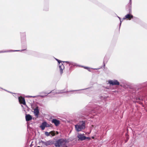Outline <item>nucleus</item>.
<instances>
[{
  "label": "nucleus",
  "instance_id": "nucleus-15",
  "mask_svg": "<svg viewBox=\"0 0 147 147\" xmlns=\"http://www.w3.org/2000/svg\"><path fill=\"white\" fill-rule=\"evenodd\" d=\"M28 97H35V96H28Z\"/></svg>",
  "mask_w": 147,
  "mask_h": 147
},
{
  "label": "nucleus",
  "instance_id": "nucleus-17",
  "mask_svg": "<svg viewBox=\"0 0 147 147\" xmlns=\"http://www.w3.org/2000/svg\"><path fill=\"white\" fill-rule=\"evenodd\" d=\"M60 71H61V72H62V69H60Z\"/></svg>",
  "mask_w": 147,
  "mask_h": 147
},
{
  "label": "nucleus",
  "instance_id": "nucleus-10",
  "mask_svg": "<svg viewBox=\"0 0 147 147\" xmlns=\"http://www.w3.org/2000/svg\"><path fill=\"white\" fill-rule=\"evenodd\" d=\"M132 15L128 14L126 15L125 16V18H123V19H125L126 18H128L129 20H130L131 18H132Z\"/></svg>",
  "mask_w": 147,
  "mask_h": 147
},
{
  "label": "nucleus",
  "instance_id": "nucleus-6",
  "mask_svg": "<svg viewBox=\"0 0 147 147\" xmlns=\"http://www.w3.org/2000/svg\"><path fill=\"white\" fill-rule=\"evenodd\" d=\"M52 122L54 123L55 126H58L60 124V121L55 119H53L52 120Z\"/></svg>",
  "mask_w": 147,
  "mask_h": 147
},
{
  "label": "nucleus",
  "instance_id": "nucleus-8",
  "mask_svg": "<svg viewBox=\"0 0 147 147\" xmlns=\"http://www.w3.org/2000/svg\"><path fill=\"white\" fill-rule=\"evenodd\" d=\"M25 118L26 121H30L32 119V117L29 114H26Z\"/></svg>",
  "mask_w": 147,
  "mask_h": 147
},
{
  "label": "nucleus",
  "instance_id": "nucleus-2",
  "mask_svg": "<svg viewBox=\"0 0 147 147\" xmlns=\"http://www.w3.org/2000/svg\"><path fill=\"white\" fill-rule=\"evenodd\" d=\"M65 141L63 139H60L58 140L55 143V146H62L63 145L65 144Z\"/></svg>",
  "mask_w": 147,
  "mask_h": 147
},
{
  "label": "nucleus",
  "instance_id": "nucleus-12",
  "mask_svg": "<svg viewBox=\"0 0 147 147\" xmlns=\"http://www.w3.org/2000/svg\"><path fill=\"white\" fill-rule=\"evenodd\" d=\"M50 134H51L52 136H54L55 135V133H54V131H51L50 132Z\"/></svg>",
  "mask_w": 147,
  "mask_h": 147
},
{
  "label": "nucleus",
  "instance_id": "nucleus-9",
  "mask_svg": "<svg viewBox=\"0 0 147 147\" xmlns=\"http://www.w3.org/2000/svg\"><path fill=\"white\" fill-rule=\"evenodd\" d=\"M47 124V122H43L42 125H40V127L42 130L44 129L45 127H47L46 126Z\"/></svg>",
  "mask_w": 147,
  "mask_h": 147
},
{
  "label": "nucleus",
  "instance_id": "nucleus-3",
  "mask_svg": "<svg viewBox=\"0 0 147 147\" xmlns=\"http://www.w3.org/2000/svg\"><path fill=\"white\" fill-rule=\"evenodd\" d=\"M109 83L113 85H119V82L117 80H109Z\"/></svg>",
  "mask_w": 147,
  "mask_h": 147
},
{
  "label": "nucleus",
  "instance_id": "nucleus-1",
  "mask_svg": "<svg viewBox=\"0 0 147 147\" xmlns=\"http://www.w3.org/2000/svg\"><path fill=\"white\" fill-rule=\"evenodd\" d=\"M75 127L77 131H81L85 128V123L84 121H80L78 124L75 125Z\"/></svg>",
  "mask_w": 147,
  "mask_h": 147
},
{
  "label": "nucleus",
  "instance_id": "nucleus-14",
  "mask_svg": "<svg viewBox=\"0 0 147 147\" xmlns=\"http://www.w3.org/2000/svg\"><path fill=\"white\" fill-rule=\"evenodd\" d=\"M56 60L58 61L59 63H60L61 62V61L57 59H56Z\"/></svg>",
  "mask_w": 147,
  "mask_h": 147
},
{
  "label": "nucleus",
  "instance_id": "nucleus-20",
  "mask_svg": "<svg viewBox=\"0 0 147 147\" xmlns=\"http://www.w3.org/2000/svg\"><path fill=\"white\" fill-rule=\"evenodd\" d=\"M59 67L61 68V66H59Z\"/></svg>",
  "mask_w": 147,
  "mask_h": 147
},
{
  "label": "nucleus",
  "instance_id": "nucleus-18",
  "mask_svg": "<svg viewBox=\"0 0 147 147\" xmlns=\"http://www.w3.org/2000/svg\"><path fill=\"white\" fill-rule=\"evenodd\" d=\"M41 96V97H43V96Z\"/></svg>",
  "mask_w": 147,
  "mask_h": 147
},
{
  "label": "nucleus",
  "instance_id": "nucleus-13",
  "mask_svg": "<svg viewBox=\"0 0 147 147\" xmlns=\"http://www.w3.org/2000/svg\"><path fill=\"white\" fill-rule=\"evenodd\" d=\"M45 134L46 136H48L50 135V132L49 133L47 132H45Z\"/></svg>",
  "mask_w": 147,
  "mask_h": 147
},
{
  "label": "nucleus",
  "instance_id": "nucleus-4",
  "mask_svg": "<svg viewBox=\"0 0 147 147\" xmlns=\"http://www.w3.org/2000/svg\"><path fill=\"white\" fill-rule=\"evenodd\" d=\"M84 134H78L77 137L79 138V139L81 140H85L86 138H86V137L84 136L83 135Z\"/></svg>",
  "mask_w": 147,
  "mask_h": 147
},
{
  "label": "nucleus",
  "instance_id": "nucleus-11",
  "mask_svg": "<svg viewBox=\"0 0 147 147\" xmlns=\"http://www.w3.org/2000/svg\"><path fill=\"white\" fill-rule=\"evenodd\" d=\"M34 113L35 116H37L39 113V111L38 109L36 108L34 109Z\"/></svg>",
  "mask_w": 147,
  "mask_h": 147
},
{
  "label": "nucleus",
  "instance_id": "nucleus-7",
  "mask_svg": "<svg viewBox=\"0 0 147 147\" xmlns=\"http://www.w3.org/2000/svg\"><path fill=\"white\" fill-rule=\"evenodd\" d=\"M19 102L21 104H22L24 105H26L25 100L24 98L22 97H20L19 98Z\"/></svg>",
  "mask_w": 147,
  "mask_h": 147
},
{
  "label": "nucleus",
  "instance_id": "nucleus-5",
  "mask_svg": "<svg viewBox=\"0 0 147 147\" xmlns=\"http://www.w3.org/2000/svg\"><path fill=\"white\" fill-rule=\"evenodd\" d=\"M42 143L43 144L45 145L46 146L51 145L53 144V141L51 140L47 141L45 142H42Z\"/></svg>",
  "mask_w": 147,
  "mask_h": 147
},
{
  "label": "nucleus",
  "instance_id": "nucleus-19",
  "mask_svg": "<svg viewBox=\"0 0 147 147\" xmlns=\"http://www.w3.org/2000/svg\"><path fill=\"white\" fill-rule=\"evenodd\" d=\"M37 147H40V146H37Z\"/></svg>",
  "mask_w": 147,
  "mask_h": 147
},
{
  "label": "nucleus",
  "instance_id": "nucleus-16",
  "mask_svg": "<svg viewBox=\"0 0 147 147\" xmlns=\"http://www.w3.org/2000/svg\"><path fill=\"white\" fill-rule=\"evenodd\" d=\"M56 133L57 134H58L59 133L58 131H56Z\"/></svg>",
  "mask_w": 147,
  "mask_h": 147
}]
</instances>
